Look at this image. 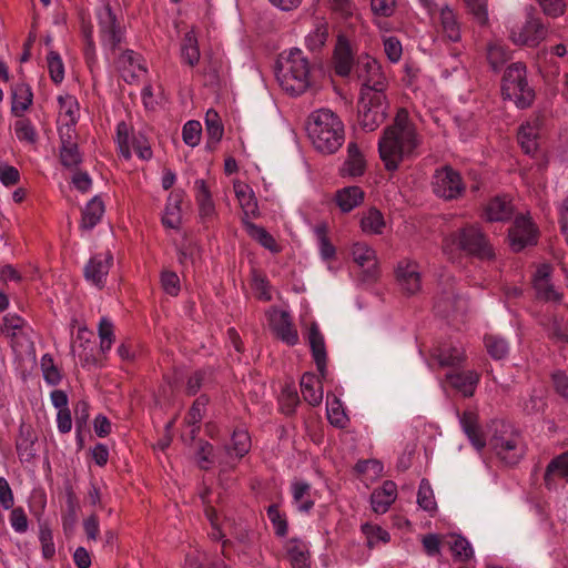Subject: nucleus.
I'll list each match as a JSON object with an SVG mask.
<instances>
[{
    "label": "nucleus",
    "mask_w": 568,
    "mask_h": 568,
    "mask_svg": "<svg viewBox=\"0 0 568 568\" xmlns=\"http://www.w3.org/2000/svg\"><path fill=\"white\" fill-rule=\"evenodd\" d=\"M251 449V437L246 429H234L231 438V445L227 446L230 454H234L237 458L245 456Z\"/></svg>",
    "instance_id": "nucleus-46"
},
{
    "label": "nucleus",
    "mask_w": 568,
    "mask_h": 568,
    "mask_svg": "<svg viewBox=\"0 0 568 568\" xmlns=\"http://www.w3.org/2000/svg\"><path fill=\"white\" fill-rule=\"evenodd\" d=\"M307 339L311 347L312 357L316 364L317 371L322 378H326L327 352L324 336L321 333L320 327L316 323L311 324Z\"/></svg>",
    "instance_id": "nucleus-18"
},
{
    "label": "nucleus",
    "mask_w": 568,
    "mask_h": 568,
    "mask_svg": "<svg viewBox=\"0 0 568 568\" xmlns=\"http://www.w3.org/2000/svg\"><path fill=\"white\" fill-rule=\"evenodd\" d=\"M501 94L505 100L513 101L517 108H529L535 100V91L528 84L527 69L521 62L507 67L501 80Z\"/></svg>",
    "instance_id": "nucleus-6"
},
{
    "label": "nucleus",
    "mask_w": 568,
    "mask_h": 568,
    "mask_svg": "<svg viewBox=\"0 0 568 568\" xmlns=\"http://www.w3.org/2000/svg\"><path fill=\"white\" fill-rule=\"evenodd\" d=\"M32 102L33 93L29 84L21 82L11 88V113L14 116H23Z\"/></svg>",
    "instance_id": "nucleus-29"
},
{
    "label": "nucleus",
    "mask_w": 568,
    "mask_h": 568,
    "mask_svg": "<svg viewBox=\"0 0 568 568\" xmlns=\"http://www.w3.org/2000/svg\"><path fill=\"white\" fill-rule=\"evenodd\" d=\"M487 353L494 359H504L509 354V343L498 335H486L484 338Z\"/></svg>",
    "instance_id": "nucleus-47"
},
{
    "label": "nucleus",
    "mask_w": 568,
    "mask_h": 568,
    "mask_svg": "<svg viewBox=\"0 0 568 568\" xmlns=\"http://www.w3.org/2000/svg\"><path fill=\"white\" fill-rule=\"evenodd\" d=\"M467 12L471 16L473 20L484 27L488 24V3L487 0H464Z\"/></svg>",
    "instance_id": "nucleus-50"
},
{
    "label": "nucleus",
    "mask_w": 568,
    "mask_h": 568,
    "mask_svg": "<svg viewBox=\"0 0 568 568\" xmlns=\"http://www.w3.org/2000/svg\"><path fill=\"white\" fill-rule=\"evenodd\" d=\"M396 277L400 287L408 294L413 295L420 290V274L418 266L410 260H403L396 268Z\"/></svg>",
    "instance_id": "nucleus-20"
},
{
    "label": "nucleus",
    "mask_w": 568,
    "mask_h": 568,
    "mask_svg": "<svg viewBox=\"0 0 568 568\" xmlns=\"http://www.w3.org/2000/svg\"><path fill=\"white\" fill-rule=\"evenodd\" d=\"M557 479L568 481V452L552 458L546 467L544 481L548 489L556 487Z\"/></svg>",
    "instance_id": "nucleus-31"
},
{
    "label": "nucleus",
    "mask_w": 568,
    "mask_h": 568,
    "mask_svg": "<svg viewBox=\"0 0 568 568\" xmlns=\"http://www.w3.org/2000/svg\"><path fill=\"white\" fill-rule=\"evenodd\" d=\"M327 419L334 427L345 428L348 423L342 403L339 399L334 398L327 406Z\"/></svg>",
    "instance_id": "nucleus-56"
},
{
    "label": "nucleus",
    "mask_w": 568,
    "mask_h": 568,
    "mask_svg": "<svg viewBox=\"0 0 568 568\" xmlns=\"http://www.w3.org/2000/svg\"><path fill=\"white\" fill-rule=\"evenodd\" d=\"M276 78L282 89L292 95L304 93L311 85V64L298 48H292L281 55Z\"/></svg>",
    "instance_id": "nucleus-3"
},
{
    "label": "nucleus",
    "mask_w": 568,
    "mask_h": 568,
    "mask_svg": "<svg viewBox=\"0 0 568 568\" xmlns=\"http://www.w3.org/2000/svg\"><path fill=\"white\" fill-rule=\"evenodd\" d=\"M133 135H136L132 128L124 121H121L116 125V136L115 142L119 149L120 154L125 159H131V152L128 150L126 139H132Z\"/></svg>",
    "instance_id": "nucleus-55"
},
{
    "label": "nucleus",
    "mask_w": 568,
    "mask_h": 568,
    "mask_svg": "<svg viewBox=\"0 0 568 568\" xmlns=\"http://www.w3.org/2000/svg\"><path fill=\"white\" fill-rule=\"evenodd\" d=\"M202 125L199 121L190 120L183 125L182 138L186 145L196 146L201 141Z\"/></svg>",
    "instance_id": "nucleus-58"
},
{
    "label": "nucleus",
    "mask_w": 568,
    "mask_h": 568,
    "mask_svg": "<svg viewBox=\"0 0 568 568\" xmlns=\"http://www.w3.org/2000/svg\"><path fill=\"white\" fill-rule=\"evenodd\" d=\"M551 266L548 264L540 265L534 276V287L539 298L545 301L558 302L561 294L555 288L550 282Z\"/></svg>",
    "instance_id": "nucleus-22"
},
{
    "label": "nucleus",
    "mask_w": 568,
    "mask_h": 568,
    "mask_svg": "<svg viewBox=\"0 0 568 568\" xmlns=\"http://www.w3.org/2000/svg\"><path fill=\"white\" fill-rule=\"evenodd\" d=\"M397 486L392 480L383 483L382 487L375 489L371 496L372 508L377 514H385L396 500Z\"/></svg>",
    "instance_id": "nucleus-26"
},
{
    "label": "nucleus",
    "mask_w": 568,
    "mask_h": 568,
    "mask_svg": "<svg viewBox=\"0 0 568 568\" xmlns=\"http://www.w3.org/2000/svg\"><path fill=\"white\" fill-rule=\"evenodd\" d=\"M233 189L243 211V221H248L251 217H257L258 205L252 187L244 182L235 181L233 183Z\"/></svg>",
    "instance_id": "nucleus-24"
},
{
    "label": "nucleus",
    "mask_w": 568,
    "mask_h": 568,
    "mask_svg": "<svg viewBox=\"0 0 568 568\" xmlns=\"http://www.w3.org/2000/svg\"><path fill=\"white\" fill-rule=\"evenodd\" d=\"M450 549L456 559L459 561H466L474 555L469 541L462 536H456L453 538Z\"/></svg>",
    "instance_id": "nucleus-62"
},
{
    "label": "nucleus",
    "mask_w": 568,
    "mask_h": 568,
    "mask_svg": "<svg viewBox=\"0 0 568 568\" xmlns=\"http://www.w3.org/2000/svg\"><path fill=\"white\" fill-rule=\"evenodd\" d=\"M270 328L275 336L288 346L298 343V333L294 327L291 314L287 311L274 308L268 314Z\"/></svg>",
    "instance_id": "nucleus-15"
},
{
    "label": "nucleus",
    "mask_w": 568,
    "mask_h": 568,
    "mask_svg": "<svg viewBox=\"0 0 568 568\" xmlns=\"http://www.w3.org/2000/svg\"><path fill=\"white\" fill-rule=\"evenodd\" d=\"M364 196L359 186H346L336 192L335 202L343 213H348L363 203Z\"/></svg>",
    "instance_id": "nucleus-33"
},
{
    "label": "nucleus",
    "mask_w": 568,
    "mask_h": 568,
    "mask_svg": "<svg viewBox=\"0 0 568 568\" xmlns=\"http://www.w3.org/2000/svg\"><path fill=\"white\" fill-rule=\"evenodd\" d=\"M200 48L193 30L187 31L181 42V60L189 67H195L200 61Z\"/></svg>",
    "instance_id": "nucleus-40"
},
{
    "label": "nucleus",
    "mask_w": 568,
    "mask_h": 568,
    "mask_svg": "<svg viewBox=\"0 0 568 568\" xmlns=\"http://www.w3.org/2000/svg\"><path fill=\"white\" fill-rule=\"evenodd\" d=\"M466 361L465 349L462 346H439L430 354L429 366L459 368Z\"/></svg>",
    "instance_id": "nucleus-17"
},
{
    "label": "nucleus",
    "mask_w": 568,
    "mask_h": 568,
    "mask_svg": "<svg viewBox=\"0 0 568 568\" xmlns=\"http://www.w3.org/2000/svg\"><path fill=\"white\" fill-rule=\"evenodd\" d=\"M387 110L388 103L386 101V95H359L357 102L358 125L366 132L375 131L386 120Z\"/></svg>",
    "instance_id": "nucleus-9"
},
{
    "label": "nucleus",
    "mask_w": 568,
    "mask_h": 568,
    "mask_svg": "<svg viewBox=\"0 0 568 568\" xmlns=\"http://www.w3.org/2000/svg\"><path fill=\"white\" fill-rule=\"evenodd\" d=\"M266 515L273 526L274 534L277 537H285L288 531V524L286 516L280 511L278 506L276 504L270 505Z\"/></svg>",
    "instance_id": "nucleus-52"
},
{
    "label": "nucleus",
    "mask_w": 568,
    "mask_h": 568,
    "mask_svg": "<svg viewBox=\"0 0 568 568\" xmlns=\"http://www.w3.org/2000/svg\"><path fill=\"white\" fill-rule=\"evenodd\" d=\"M510 59V51L500 41H493L487 45V60L490 67L497 71Z\"/></svg>",
    "instance_id": "nucleus-45"
},
{
    "label": "nucleus",
    "mask_w": 568,
    "mask_h": 568,
    "mask_svg": "<svg viewBox=\"0 0 568 568\" xmlns=\"http://www.w3.org/2000/svg\"><path fill=\"white\" fill-rule=\"evenodd\" d=\"M362 532L366 537L368 548H373L378 541L386 544L390 540V535L385 529L369 523L362 525Z\"/></svg>",
    "instance_id": "nucleus-53"
},
{
    "label": "nucleus",
    "mask_w": 568,
    "mask_h": 568,
    "mask_svg": "<svg viewBox=\"0 0 568 568\" xmlns=\"http://www.w3.org/2000/svg\"><path fill=\"white\" fill-rule=\"evenodd\" d=\"M209 402H210V398L205 394L200 395L193 402V404L187 413V416H186L187 424L199 425L202 422L204 410H205V407L209 404Z\"/></svg>",
    "instance_id": "nucleus-59"
},
{
    "label": "nucleus",
    "mask_w": 568,
    "mask_h": 568,
    "mask_svg": "<svg viewBox=\"0 0 568 568\" xmlns=\"http://www.w3.org/2000/svg\"><path fill=\"white\" fill-rule=\"evenodd\" d=\"M443 251L450 254L462 251L480 258L494 256L493 248L486 235L477 226L469 225L447 235L443 241Z\"/></svg>",
    "instance_id": "nucleus-5"
},
{
    "label": "nucleus",
    "mask_w": 568,
    "mask_h": 568,
    "mask_svg": "<svg viewBox=\"0 0 568 568\" xmlns=\"http://www.w3.org/2000/svg\"><path fill=\"white\" fill-rule=\"evenodd\" d=\"M284 549L292 568H310V549L307 544L300 538H291L285 542Z\"/></svg>",
    "instance_id": "nucleus-28"
},
{
    "label": "nucleus",
    "mask_w": 568,
    "mask_h": 568,
    "mask_svg": "<svg viewBox=\"0 0 568 568\" xmlns=\"http://www.w3.org/2000/svg\"><path fill=\"white\" fill-rule=\"evenodd\" d=\"M333 68L338 77H348L354 68V54L349 41L339 36L337 38L334 53H333Z\"/></svg>",
    "instance_id": "nucleus-19"
},
{
    "label": "nucleus",
    "mask_w": 568,
    "mask_h": 568,
    "mask_svg": "<svg viewBox=\"0 0 568 568\" xmlns=\"http://www.w3.org/2000/svg\"><path fill=\"white\" fill-rule=\"evenodd\" d=\"M215 384L214 369L204 367L193 372L187 381L185 393L189 396H194L201 388H209Z\"/></svg>",
    "instance_id": "nucleus-36"
},
{
    "label": "nucleus",
    "mask_w": 568,
    "mask_h": 568,
    "mask_svg": "<svg viewBox=\"0 0 568 568\" xmlns=\"http://www.w3.org/2000/svg\"><path fill=\"white\" fill-rule=\"evenodd\" d=\"M355 72L361 82L362 97L385 95L388 87L386 77L382 71L381 64L369 55L359 57L357 59Z\"/></svg>",
    "instance_id": "nucleus-7"
},
{
    "label": "nucleus",
    "mask_w": 568,
    "mask_h": 568,
    "mask_svg": "<svg viewBox=\"0 0 568 568\" xmlns=\"http://www.w3.org/2000/svg\"><path fill=\"white\" fill-rule=\"evenodd\" d=\"M545 16L559 18L565 14L567 4L565 0H536Z\"/></svg>",
    "instance_id": "nucleus-63"
},
{
    "label": "nucleus",
    "mask_w": 568,
    "mask_h": 568,
    "mask_svg": "<svg viewBox=\"0 0 568 568\" xmlns=\"http://www.w3.org/2000/svg\"><path fill=\"white\" fill-rule=\"evenodd\" d=\"M489 449L505 465L514 466L526 453L521 435L508 423H494V434L488 440Z\"/></svg>",
    "instance_id": "nucleus-4"
},
{
    "label": "nucleus",
    "mask_w": 568,
    "mask_h": 568,
    "mask_svg": "<svg viewBox=\"0 0 568 568\" xmlns=\"http://www.w3.org/2000/svg\"><path fill=\"white\" fill-rule=\"evenodd\" d=\"M79 505L72 489L67 490V514L63 516V528L72 529L77 523V511Z\"/></svg>",
    "instance_id": "nucleus-61"
},
{
    "label": "nucleus",
    "mask_w": 568,
    "mask_h": 568,
    "mask_svg": "<svg viewBox=\"0 0 568 568\" xmlns=\"http://www.w3.org/2000/svg\"><path fill=\"white\" fill-rule=\"evenodd\" d=\"M354 262L365 268L366 277L374 280L377 276V258L375 251L364 242L354 243L352 246Z\"/></svg>",
    "instance_id": "nucleus-23"
},
{
    "label": "nucleus",
    "mask_w": 568,
    "mask_h": 568,
    "mask_svg": "<svg viewBox=\"0 0 568 568\" xmlns=\"http://www.w3.org/2000/svg\"><path fill=\"white\" fill-rule=\"evenodd\" d=\"M306 131L315 150L323 154L335 153L345 139L342 120L329 109L312 112L307 119Z\"/></svg>",
    "instance_id": "nucleus-2"
},
{
    "label": "nucleus",
    "mask_w": 568,
    "mask_h": 568,
    "mask_svg": "<svg viewBox=\"0 0 568 568\" xmlns=\"http://www.w3.org/2000/svg\"><path fill=\"white\" fill-rule=\"evenodd\" d=\"M440 32L445 39L452 42H458L462 39L460 22L457 13L449 7L445 6L439 11Z\"/></svg>",
    "instance_id": "nucleus-30"
},
{
    "label": "nucleus",
    "mask_w": 568,
    "mask_h": 568,
    "mask_svg": "<svg viewBox=\"0 0 568 568\" xmlns=\"http://www.w3.org/2000/svg\"><path fill=\"white\" fill-rule=\"evenodd\" d=\"M300 403L298 394L294 389L285 388L280 396L281 410L285 415H293Z\"/></svg>",
    "instance_id": "nucleus-64"
},
{
    "label": "nucleus",
    "mask_w": 568,
    "mask_h": 568,
    "mask_svg": "<svg viewBox=\"0 0 568 568\" xmlns=\"http://www.w3.org/2000/svg\"><path fill=\"white\" fill-rule=\"evenodd\" d=\"M195 201L199 206V214L203 221L211 220L215 214V205L212 194L204 180L194 182Z\"/></svg>",
    "instance_id": "nucleus-32"
},
{
    "label": "nucleus",
    "mask_w": 568,
    "mask_h": 568,
    "mask_svg": "<svg viewBox=\"0 0 568 568\" xmlns=\"http://www.w3.org/2000/svg\"><path fill=\"white\" fill-rule=\"evenodd\" d=\"M417 504L425 511L436 510V500L430 487L429 481L426 478H423L419 483L418 493H417Z\"/></svg>",
    "instance_id": "nucleus-54"
},
{
    "label": "nucleus",
    "mask_w": 568,
    "mask_h": 568,
    "mask_svg": "<svg viewBox=\"0 0 568 568\" xmlns=\"http://www.w3.org/2000/svg\"><path fill=\"white\" fill-rule=\"evenodd\" d=\"M104 211V203L100 196L92 197L82 211L81 227L88 231L94 229L100 223Z\"/></svg>",
    "instance_id": "nucleus-37"
},
{
    "label": "nucleus",
    "mask_w": 568,
    "mask_h": 568,
    "mask_svg": "<svg viewBox=\"0 0 568 568\" xmlns=\"http://www.w3.org/2000/svg\"><path fill=\"white\" fill-rule=\"evenodd\" d=\"M181 196L179 194H171L168 197L164 214L162 216V224L168 229L178 230L182 222L181 215Z\"/></svg>",
    "instance_id": "nucleus-44"
},
{
    "label": "nucleus",
    "mask_w": 568,
    "mask_h": 568,
    "mask_svg": "<svg viewBox=\"0 0 568 568\" xmlns=\"http://www.w3.org/2000/svg\"><path fill=\"white\" fill-rule=\"evenodd\" d=\"M100 42L103 50L115 52L124 40L125 31L120 26L110 3H105L97 12Z\"/></svg>",
    "instance_id": "nucleus-10"
},
{
    "label": "nucleus",
    "mask_w": 568,
    "mask_h": 568,
    "mask_svg": "<svg viewBox=\"0 0 568 568\" xmlns=\"http://www.w3.org/2000/svg\"><path fill=\"white\" fill-rule=\"evenodd\" d=\"M58 103L60 114L68 119L61 126H71L72 129H75L80 118V105L77 98L71 94L59 95Z\"/></svg>",
    "instance_id": "nucleus-43"
},
{
    "label": "nucleus",
    "mask_w": 568,
    "mask_h": 568,
    "mask_svg": "<svg viewBox=\"0 0 568 568\" xmlns=\"http://www.w3.org/2000/svg\"><path fill=\"white\" fill-rule=\"evenodd\" d=\"M547 33L548 26L544 23L540 17L536 16L535 8L530 7L527 10L524 26L517 30L513 29L510 39L519 45L537 47L546 39Z\"/></svg>",
    "instance_id": "nucleus-12"
},
{
    "label": "nucleus",
    "mask_w": 568,
    "mask_h": 568,
    "mask_svg": "<svg viewBox=\"0 0 568 568\" xmlns=\"http://www.w3.org/2000/svg\"><path fill=\"white\" fill-rule=\"evenodd\" d=\"M513 212L511 203L499 196L491 199L485 209L487 220L490 222L507 221L511 217Z\"/></svg>",
    "instance_id": "nucleus-42"
},
{
    "label": "nucleus",
    "mask_w": 568,
    "mask_h": 568,
    "mask_svg": "<svg viewBox=\"0 0 568 568\" xmlns=\"http://www.w3.org/2000/svg\"><path fill=\"white\" fill-rule=\"evenodd\" d=\"M301 392L304 399L312 406H318L323 399V386L320 378L312 373L303 374L301 378Z\"/></svg>",
    "instance_id": "nucleus-34"
},
{
    "label": "nucleus",
    "mask_w": 568,
    "mask_h": 568,
    "mask_svg": "<svg viewBox=\"0 0 568 568\" xmlns=\"http://www.w3.org/2000/svg\"><path fill=\"white\" fill-rule=\"evenodd\" d=\"M1 332L10 339L11 346L16 351L27 349L33 345L32 328L23 317L17 314L9 313L3 316Z\"/></svg>",
    "instance_id": "nucleus-13"
},
{
    "label": "nucleus",
    "mask_w": 568,
    "mask_h": 568,
    "mask_svg": "<svg viewBox=\"0 0 568 568\" xmlns=\"http://www.w3.org/2000/svg\"><path fill=\"white\" fill-rule=\"evenodd\" d=\"M98 335L100 338V352L105 355L111 349L115 339L114 326L109 318L102 317L100 320Z\"/></svg>",
    "instance_id": "nucleus-49"
},
{
    "label": "nucleus",
    "mask_w": 568,
    "mask_h": 568,
    "mask_svg": "<svg viewBox=\"0 0 568 568\" xmlns=\"http://www.w3.org/2000/svg\"><path fill=\"white\" fill-rule=\"evenodd\" d=\"M361 226L365 233L381 234L385 226L384 216L378 210L371 209L362 217Z\"/></svg>",
    "instance_id": "nucleus-51"
},
{
    "label": "nucleus",
    "mask_w": 568,
    "mask_h": 568,
    "mask_svg": "<svg viewBox=\"0 0 568 568\" xmlns=\"http://www.w3.org/2000/svg\"><path fill=\"white\" fill-rule=\"evenodd\" d=\"M328 39V24L317 22L314 29L306 36L305 44L311 51L321 50Z\"/></svg>",
    "instance_id": "nucleus-48"
},
{
    "label": "nucleus",
    "mask_w": 568,
    "mask_h": 568,
    "mask_svg": "<svg viewBox=\"0 0 568 568\" xmlns=\"http://www.w3.org/2000/svg\"><path fill=\"white\" fill-rule=\"evenodd\" d=\"M539 229L529 214H519L508 230L509 246L514 252L538 243Z\"/></svg>",
    "instance_id": "nucleus-11"
},
{
    "label": "nucleus",
    "mask_w": 568,
    "mask_h": 568,
    "mask_svg": "<svg viewBox=\"0 0 568 568\" xmlns=\"http://www.w3.org/2000/svg\"><path fill=\"white\" fill-rule=\"evenodd\" d=\"M48 70L51 80L60 84L64 79V64L61 55L55 51H50L47 57Z\"/></svg>",
    "instance_id": "nucleus-57"
},
{
    "label": "nucleus",
    "mask_w": 568,
    "mask_h": 568,
    "mask_svg": "<svg viewBox=\"0 0 568 568\" xmlns=\"http://www.w3.org/2000/svg\"><path fill=\"white\" fill-rule=\"evenodd\" d=\"M205 132L207 136L206 146L211 150L215 149L224 134V126L219 113L210 109L205 114Z\"/></svg>",
    "instance_id": "nucleus-38"
},
{
    "label": "nucleus",
    "mask_w": 568,
    "mask_h": 568,
    "mask_svg": "<svg viewBox=\"0 0 568 568\" xmlns=\"http://www.w3.org/2000/svg\"><path fill=\"white\" fill-rule=\"evenodd\" d=\"M112 265L113 255L111 252L97 253L84 265L83 276L88 283L101 290L105 286Z\"/></svg>",
    "instance_id": "nucleus-14"
},
{
    "label": "nucleus",
    "mask_w": 568,
    "mask_h": 568,
    "mask_svg": "<svg viewBox=\"0 0 568 568\" xmlns=\"http://www.w3.org/2000/svg\"><path fill=\"white\" fill-rule=\"evenodd\" d=\"M466 307L467 301L463 296L457 295L454 291L443 293L436 298L434 305L436 313L443 317L463 313Z\"/></svg>",
    "instance_id": "nucleus-25"
},
{
    "label": "nucleus",
    "mask_w": 568,
    "mask_h": 568,
    "mask_svg": "<svg viewBox=\"0 0 568 568\" xmlns=\"http://www.w3.org/2000/svg\"><path fill=\"white\" fill-rule=\"evenodd\" d=\"M14 133L20 141L34 143L37 141V131L29 119H21L14 123Z\"/></svg>",
    "instance_id": "nucleus-60"
},
{
    "label": "nucleus",
    "mask_w": 568,
    "mask_h": 568,
    "mask_svg": "<svg viewBox=\"0 0 568 568\" xmlns=\"http://www.w3.org/2000/svg\"><path fill=\"white\" fill-rule=\"evenodd\" d=\"M60 162L67 169L77 168L82 162V154L75 141L77 131L71 126L59 128Z\"/></svg>",
    "instance_id": "nucleus-16"
},
{
    "label": "nucleus",
    "mask_w": 568,
    "mask_h": 568,
    "mask_svg": "<svg viewBox=\"0 0 568 568\" xmlns=\"http://www.w3.org/2000/svg\"><path fill=\"white\" fill-rule=\"evenodd\" d=\"M422 144L415 123L405 108L398 109L392 124L387 125L378 140L379 158L387 171H396L404 160L417 155Z\"/></svg>",
    "instance_id": "nucleus-1"
},
{
    "label": "nucleus",
    "mask_w": 568,
    "mask_h": 568,
    "mask_svg": "<svg viewBox=\"0 0 568 568\" xmlns=\"http://www.w3.org/2000/svg\"><path fill=\"white\" fill-rule=\"evenodd\" d=\"M293 503L301 513L308 514L314 507V500L311 497L312 486L303 480H295L291 485Z\"/></svg>",
    "instance_id": "nucleus-35"
},
{
    "label": "nucleus",
    "mask_w": 568,
    "mask_h": 568,
    "mask_svg": "<svg viewBox=\"0 0 568 568\" xmlns=\"http://www.w3.org/2000/svg\"><path fill=\"white\" fill-rule=\"evenodd\" d=\"M244 226L250 237L256 241L261 246L272 253L281 252V246L276 243L274 236L270 234L263 226L246 220H244Z\"/></svg>",
    "instance_id": "nucleus-39"
},
{
    "label": "nucleus",
    "mask_w": 568,
    "mask_h": 568,
    "mask_svg": "<svg viewBox=\"0 0 568 568\" xmlns=\"http://www.w3.org/2000/svg\"><path fill=\"white\" fill-rule=\"evenodd\" d=\"M366 170V161L357 144L349 142L347 145V158L341 168L342 176L358 178Z\"/></svg>",
    "instance_id": "nucleus-27"
},
{
    "label": "nucleus",
    "mask_w": 568,
    "mask_h": 568,
    "mask_svg": "<svg viewBox=\"0 0 568 568\" xmlns=\"http://www.w3.org/2000/svg\"><path fill=\"white\" fill-rule=\"evenodd\" d=\"M432 189L437 197L453 201L464 195L466 184L457 170L450 165H445L435 170L432 179Z\"/></svg>",
    "instance_id": "nucleus-8"
},
{
    "label": "nucleus",
    "mask_w": 568,
    "mask_h": 568,
    "mask_svg": "<svg viewBox=\"0 0 568 568\" xmlns=\"http://www.w3.org/2000/svg\"><path fill=\"white\" fill-rule=\"evenodd\" d=\"M446 382L464 397H471L480 376L476 371H453L446 374Z\"/></svg>",
    "instance_id": "nucleus-21"
},
{
    "label": "nucleus",
    "mask_w": 568,
    "mask_h": 568,
    "mask_svg": "<svg viewBox=\"0 0 568 568\" xmlns=\"http://www.w3.org/2000/svg\"><path fill=\"white\" fill-rule=\"evenodd\" d=\"M538 121L521 124L518 130V142L526 154H534L537 151L538 143Z\"/></svg>",
    "instance_id": "nucleus-41"
}]
</instances>
